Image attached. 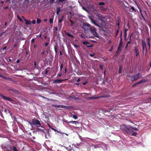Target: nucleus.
Here are the masks:
<instances>
[{
	"mask_svg": "<svg viewBox=\"0 0 151 151\" xmlns=\"http://www.w3.org/2000/svg\"><path fill=\"white\" fill-rule=\"evenodd\" d=\"M142 49L143 50H145L146 52H147V50L146 48V44L145 41L143 40L142 41Z\"/></svg>",
	"mask_w": 151,
	"mask_h": 151,
	"instance_id": "7",
	"label": "nucleus"
},
{
	"mask_svg": "<svg viewBox=\"0 0 151 151\" xmlns=\"http://www.w3.org/2000/svg\"><path fill=\"white\" fill-rule=\"evenodd\" d=\"M132 135H133V136H136V135H137V134L136 132H132Z\"/></svg>",
	"mask_w": 151,
	"mask_h": 151,
	"instance_id": "39",
	"label": "nucleus"
},
{
	"mask_svg": "<svg viewBox=\"0 0 151 151\" xmlns=\"http://www.w3.org/2000/svg\"><path fill=\"white\" fill-rule=\"evenodd\" d=\"M87 83V82H84V83H83V85H85L86 84V83Z\"/></svg>",
	"mask_w": 151,
	"mask_h": 151,
	"instance_id": "61",
	"label": "nucleus"
},
{
	"mask_svg": "<svg viewBox=\"0 0 151 151\" xmlns=\"http://www.w3.org/2000/svg\"><path fill=\"white\" fill-rule=\"evenodd\" d=\"M80 81V78H79L77 80V82H78L79 81Z\"/></svg>",
	"mask_w": 151,
	"mask_h": 151,
	"instance_id": "57",
	"label": "nucleus"
},
{
	"mask_svg": "<svg viewBox=\"0 0 151 151\" xmlns=\"http://www.w3.org/2000/svg\"><path fill=\"white\" fill-rule=\"evenodd\" d=\"M53 18H50L49 19V21L50 24L53 23Z\"/></svg>",
	"mask_w": 151,
	"mask_h": 151,
	"instance_id": "23",
	"label": "nucleus"
},
{
	"mask_svg": "<svg viewBox=\"0 0 151 151\" xmlns=\"http://www.w3.org/2000/svg\"><path fill=\"white\" fill-rule=\"evenodd\" d=\"M63 81L62 80L56 79L54 81L53 83H59Z\"/></svg>",
	"mask_w": 151,
	"mask_h": 151,
	"instance_id": "14",
	"label": "nucleus"
},
{
	"mask_svg": "<svg viewBox=\"0 0 151 151\" xmlns=\"http://www.w3.org/2000/svg\"><path fill=\"white\" fill-rule=\"evenodd\" d=\"M139 12H140V13H141V14L142 16V17H143V14H142L141 13V12H142V11L140 9V10H139Z\"/></svg>",
	"mask_w": 151,
	"mask_h": 151,
	"instance_id": "51",
	"label": "nucleus"
},
{
	"mask_svg": "<svg viewBox=\"0 0 151 151\" xmlns=\"http://www.w3.org/2000/svg\"><path fill=\"white\" fill-rule=\"evenodd\" d=\"M132 128V127L131 126L125 124L122 125L120 126L121 129L125 131L127 133L130 134H131L133 132Z\"/></svg>",
	"mask_w": 151,
	"mask_h": 151,
	"instance_id": "2",
	"label": "nucleus"
},
{
	"mask_svg": "<svg viewBox=\"0 0 151 151\" xmlns=\"http://www.w3.org/2000/svg\"><path fill=\"white\" fill-rule=\"evenodd\" d=\"M142 75L140 73H138L134 76H132L131 78V80L132 81H134L138 80L139 78H142Z\"/></svg>",
	"mask_w": 151,
	"mask_h": 151,
	"instance_id": "3",
	"label": "nucleus"
},
{
	"mask_svg": "<svg viewBox=\"0 0 151 151\" xmlns=\"http://www.w3.org/2000/svg\"><path fill=\"white\" fill-rule=\"evenodd\" d=\"M0 77L7 80H10L11 79L9 78L4 76L1 75H0Z\"/></svg>",
	"mask_w": 151,
	"mask_h": 151,
	"instance_id": "15",
	"label": "nucleus"
},
{
	"mask_svg": "<svg viewBox=\"0 0 151 151\" xmlns=\"http://www.w3.org/2000/svg\"><path fill=\"white\" fill-rule=\"evenodd\" d=\"M124 32V35L125 36H126L127 35V32Z\"/></svg>",
	"mask_w": 151,
	"mask_h": 151,
	"instance_id": "56",
	"label": "nucleus"
},
{
	"mask_svg": "<svg viewBox=\"0 0 151 151\" xmlns=\"http://www.w3.org/2000/svg\"><path fill=\"white\" fill-rule=\"evenodd\" d=\"M131 43V41H129L128 42L127 44L128 45L129 44H130Z\"/></svg>",
	"mask_w": 151,
	"mask_h": 151,
	"instance_id": "60",
	"label": "nucleus"
},
{
	"mask_svg": "<svg viewBox=\"0 0 151 151\" xmlns=\"http://www.w3.org/2000/svg\"><path fill=\"white\" fill-rule=\"evenodd\" d=\"M61 134L62 135V136L63 137L64 136V135L65 134L66 135V136H68V134L67 133H65L64 132H62Z\"/></svg>",
	"mask_w": 151,
	"mask_h": 151,
	"instance_id": "36",
	"label": "nucleus"
},
{
	"mask_svg": "<svg viewBox=\"0 0 151 151\" xmlns=\"http://www.w3.org/2000/svg\"><path fill=\"white\" fill-rule=\"evenodd\" d=\"M122 69V66H120L119 67V73H121Z\"/></svg>",
	"mask_w": 151,
	"mask_h": 151,
	"instance_id": "33",
	"label": "nucleus"
},
{
	"mask_svg": "<svg viewBox=\"0 0 151 151\" xmlns=\"http://www.w3.org/2000/svg\"><path fill=\"white\" fill-rule=\"evenodd\" d=\"M32 124L37 127H39L41 125L40 122L38 119L32 121Z\"/></svg>",
	"mask_w": 151,
	"mask_h": 151,
	"instance_id": "5",
	"label": "nucleus"
},
{
	"mask_svg": "<svg viewBox=\"0 0 151 151\" xmlns=\"http://www.w3.org/2000/svg\"><path fill=\"white\" fill-rule=\"evenodd\" d=\"M99 98H100V97H95L94 96H93L92 97H91L92 99H98Z\"/></svg>",
	"mask_w": 151,
	"mask_h": 151,
	"instance_id": "35",
	"label": "nucleus"
},
{
	"mask_svg": "<svg viewBox=\"0 0 151 151\" xmlns=\"http://www.w3.org/2000/svg\"><path fill=\"white\" fill-rule=\"evenodd\" d=\"M69 21L71 23V26H73L74 24V22L72 20H71L70 19Z\"/></svg>",
	"mask_w": 151,
	"mask_h": 151,
	"instance_id": "37",
	"label": "nucleus"
},
{
	"mask_svg": "<svg viewBox=\"0 0 151 151\" xmlns=\"http://www.w3.org/2000/svg\"><path fill=\"white\" fill-rule=\"evenodd\" d=\"M100 67V68L101 69H102V70H103V65H100V67Z\"/></svg>",
	"mask_w": 151,
	"mask_h": 151,
	"instance_id": "47",
	"label": "nucleus"
},
{
	"mask_svg": "<svg viewBox=\"0 0 151 151\" xmlns=\"http://www.w3.org/2000/svg\"><path fill=\"white\" fill-rule=\"evenodd\" d=\"M70 98L72 99L75 100H78V97H76L73 96H70Z\"/></svg>",
	"mask_w": 151,
	"mask_h": 151,
	"instance_id": "18",
	"label": "nucleus"
},
{
	"mask_svg": "<svg viewBox=\"0 0 151 151\" xmlns=\"http://www.w3.org/2000/svg\"><path fill=\"white\" fill-rule=\"evenodd\" d=\"M1 96L4 100H6L10 101H12V100L9 97H6L2 94L1 95Z\"/></svg>",
	"mask_w": 151,
	"mask_h": 151,
	"instance_id": "8",
	"label": "nucleus"
},
{
	"mask_svg": "<svg viewBox=\"0 0 151 151\" xmlns=\"http://www.w3.org/2000/svg\"><path fill=\"white\" fill-rule=\"evenodd\" d=\"M87 99H88V100H91L92 99V98H91V97H88L87 98Z\"/></svg>",
	"mask_w": 151,
	"mask_h": 151,
	"instance_id": "55",
	"label": "nucleus"
},
{
	"mask_svg": "<svg viewBox=\"0 0 151 151\" xmlns=\"http://www.w3.org/2000/svg\"><path fill=\"white\" fill-rule=\"evenodd\" d=\"M75 123L76 124H78V121H70L69 122V123Z\"/></svg>",
	"mask_w": 151,
	"mask_h": 151,
	"instance_id": "22",
	"label": "nucleus"
},
{
	"mask_svg": "<svg viewBox=\"0 0 151 151\" xmlns=\"http://www.w3.org/2000/svg\"><path fill=\"white\" fill-rule=\"evenodd\" d=\"M34 65H35V67H36V62H34Z\"/></svg>",
	"mask_w": 151,
	"mask_h": 151,
	"instance_id": "59",
	"label": "nucleus"
},
{
	"mask_svg": "<svg viewBox=\"0 0 151 151\" xmlns=\"http://www.w3.org/2000/svg\"><path fill=\"white\" fill-rule=\"evenodd\" d=\"M17 17L20 21L22 22V20L21 18L20 17V16L19 15H17Z\"/></svg>",
	"mask_w": 151,
	"mask_h": 151,
	"instance_id": "32",
	"label": "nucleus"
},
{
	"mask_svg": "<svg viewBox=\"0 0 151 151\" xmlns=\"http://www.w3.org/2000/svg\"><path fill=\"white\" fill-rule=\"evenodd\" d=\"M84 25L85 26L89 27V30L90 32L94 36L99 38V36L98 34L96 32V29L93 26H91L90 24L87 23H84Z\"/></svg>",
	"mask_w": 151,
	"mask_h": 151,
	"instance_id": "1",
	"label": "nucleus"
},
{
	"mask_svg": "<svg viewBox=\"0 0 151 151\" xmlns=\"http://www.w3.org/2000/svg\"><path fill=\"white\" fill-rule=\"evenodd\" d=\"M106 70H105L104 72V76H105V75H106Z\"/></svg>",
	"mask_w": 151,
	"mask_h": 151,
	"instance_id": "63",
	"label": "nucleus"
},
{
	"mask_svg": "<svg viewBox=\"0 0 151 151\" xmlns=\"http://www.w3.org/2000/svg\"><path fill=\"white\" fill-rule=\"evenodd\" d=\"M72 117L75 119H76L78 118V116L76 115H73L72 116Z\"/></svg>",
	"mask_w": 151,
	"mask_h": 151,
	"instance_id": "27",
	"label": "nucleus"
},
{
	"mask_svg": "<svg viewBox=\"0 0 151 151\" xmlns=\"http://www.w3.org/2000/svg\"><path fill=\"white\" fill-rule=\"evenodd\" d=\"M62 72H61V71H60L59 73V74L57 75V77L61 76L62 75Z\"/></svg>",
	"mask_w": 151,
	"mask_h": 151,
	"instance_id": "34",
	"label": "nucleus"
},
{
	"mask_svg": "<svg viewBox=\"0 0 151 151\" xmlns=\"http://www.w3.org/2000/svg\"><path fill=\"white\" fill-rule=\"evenodd\" d=\"M48 45V43L47 42V43H46L45 44V46H47Z\"/></svg>",
	"mask_w": 151,
	"mask_h": 151,
	"instance_id": "53",
	"label": "nucleus"
},
{
	"mask_svg": "<svg viewBox=\"0 0 151 151\" xmlns=\"http://www.w3.org/2000/svg\"><path fill=\"white\" fill-rule=\"evenodd\" d=\"M57 1L58 2H60L63 4H64L65 3V0H57Z\"/></svg>",
	"mask_w": 151,
	"mask_h": 151,
	"instance_id": "21",
	"label": "nucleus"
},
{
	"mask_svg": "<svg viewBox=\"0 0 151 151\" xmlns=\"http://www.w3.org/2000/svg\"><path fill=\"white\" fill-rule=\"evenodd\" d=\"M82 43L84 45H86L89 44V43L88 41H83Z\"/></svg>",
	"mask_w": 151,
	"mask_h": 151,
	"instance_id": "25",
	"label": "nucleus"
},
{
	"mask_svg": "<svg viewBox=\"0 0 151 151\" xmlns=\"http://www.w3.org/2000/svg\"><path fill=\"white\" fill-rule=\"evenodd\" d=\"M128 30V29L126 28L125 29L124 32H127V31Z\"/></svg>",
	"mask_w": 151,
	"mask_h": 151,
	"instance_id": "54",
	"label": "nucleus"
},
{
	"mask_svg": "<svg viewBox=\"0 0 151 151\" xmlns=\"http://www.w3.org/2000/svg\"><path fill=\"white\" fill-rule=\"evenodd\" d=\"M134 51L135 53L136 54V56L137 57L139 53V50L138 48L136 47H134Z\"/></svg>",
	"mask_w": 151,
	"mask_h": 151,
	"instance_id": "12",
	"label": "nucleus"
},
{
	"mask_svg": "<svg viewBox=\"0 0 151 151\" xmlns=\"http://www.w3.org/2000/svg\"><path fill=\"white\" fill-rule=\"evenodd\" d=\"M49 134V133L48 132L45 133V137L48 139H49L50 137V135Z\"/></svg>",
	"mask_w": 151,
	"mask_h": 151,
	"instance_id": "16",
	"label": "nucleus"
},
{
	"mask_svg": "<svg viewBox=\"0 0 151 151\" xmlns=\"http://www.w3.org/2000/svg\"><path fill=\"white\" fill-rule=\"evenodd\" d=\"M93 45H87L86 47H92Z\"/></svg>",
	"mask_w": 151,
	"mask_h": 151,
	"instance_id": "50",
	"label": "nucleus"
},
{
	"mask_svg": "<svg viewBox=\"0 0 151 151\" xmlns=\"http://www.w3.org/2000/svg\"><path fill=\"white\" fill-rule=\"evenodd\" d=\"M19 60H17V63H19Z\"/></svg>",
	"mask_w": 151,
	"mask_h": 151,
	"instance_id": "62",
	"label": "nucleus"
},
{
	"mask_svg": "<svg viewBox=\"0 0 151 151\" xmlns=\"http://www.w3.org/2000/svg\"><path fill=\"white\" fill-rule=\"evenodd\" d=\"M61 11V10L60 7H58L57 8V15H58L60 12Z\"/></svg>",
	"mask_w": 151,
	"mask_h": 151,
	"instance_id": "17",
	"label": "nucleus"
},
{
	"mask_svg": "<svg viewBox=\"0 0 151 151\" xmlns=\"http://www.w3.org/2000/svg\"><path fill=\"white\" fill-rule=\"evenodd\" d=\"M90 19L92 23L98 27H100L99 24L97 23L96 21L93 20L91 17H90Z\"/></svg>",
	"mask_w": 151,
	"mask_h": 151,
	"instance_id": "9",
	"label": "nucleus"
},
{
	"mask_svg": "<svg viewBox=\"0 0 151 151\" xmlns=\"http://www.w3.org/2000/svg\"><path fill=\"white\" fill-rule=\"evenodd\" d=\"M54 49H55V53H56V54L57 53V47H54Z\"/></svg>",
	"mask_w": 151,
	"mask_h": 151,
	"instance_id": "42",
	"label": "nucleus"
},
{
	"mask_svg": "<svg viewBox=\"0 0 151 151\" xmlns=\"http://www.w3.org/2000/svg\"><path fill=\"white\" fill-rule=\"evenodd\" d=\"M73 46L74 47L76 48H78L79 47V46L78 45L75 44H74L73 45Z\"/></svg>",
	"mask_w": 151,
	"mask_h": 151,
	"instance_id": "43",
	"label": "nucleus"
},
{
	"mask_svg": "<svg viewBox=\"0 0 151 151\" xmlns=\"http://www.w3.org/2000/svg\"><path fill=\"white\" fill-rule=\"evenodd\" d=\"M55 0H50V2L52 3Z\"/></svg>",
	"mask_w": 151,
	"mask_h": 151,
	"instance_id": "52",
	"label": "nucleus"
},
{
	"mask_svg": "<svg viewBox=\"0 0 151 151\" xmlns=\"http://www.w3.org/2000/svg\"><path fill=\"white\" fill-rule=\"evenodd\" d=\"M32 23L33 24H35L36 23V21L35 20H34L32 21Z\"/></svg>",
	"mask_w": 151,
	"mask_h": 151,
	"instance_id": "46",
	"label": "nucleus"
},
{
	"mask_svg": "<svg viewBox=\"0 0 151 151\" xmlns=\"http://www.w3.org/2000/svg\"><path fill=\"white\" fill-rule=\"evenodd\" d=\"M60 55H62V54L61 51H60Z\"/></svg>",
	"mask_w": 151,
	"mask_h": 151,
	"instance_id": "64",
	"label": "nucleus"
},
{
	"mask_svg": "<svg viewBox=\"0 0 151 151\" xmlns=\"http://www.w3.org/2000/svg\"><path fill=\"white\" fill-rule=\"evenodd\" d=\"M2 149H4V150H7V147L5 146H2Z\"/></svg>",
	"mask_w": 151,
	"mask_h": 151,
	"instance_id": "30",
	"label": "nucleus"
},
{
	"mask_svg": "<svg viewBox=\"0 0 151 151\" xmlns=\"http://www.w3.org/2000/svg\"><path fill=\"white\" fill-rule=\"evenodd\" d=\"M62 21L63 19H59L58 21V23H60L62 22Z\"/></svg>",
	"mask_w": 151,
	"mask_h": 151,
	"instance_id": "44",
	"label": "nucleus"
},
{
	"mask_svg": "<svg viewBox=\"0 0 151 151\" xmlns=\"http://www.w3.org/2000/svg\"><path fill=\"white\" fill-rule=\"evenodd\" d=\"M147 45L148 46L149 48V49L150 47V43H147Z\"/></svg>",
	"mask_w": 151,
	"mask_h": 151,
	"instance_id": "58",
	"label": "nucleus"
},
{
	"mask_svg": "<svg viewBox=\"0 0 151 151\" xmlns=\"http://www.w3.org/2000/svg\"><path fill=\"white\" fill-rule=\"evenodd\" d=\"M52 129H53L55 132H56L57 133H60V134H61L62 133L61 132L59 131L56 129L52 128Z\"/></svg>",
	"mask_w": 151,
	"mask_h": 151,
	"instance_id": "20",
	"label": "nucleus"
},
{
	"mask_svg": "<svg viewBox=\"0 0 151 151\" xmlns=\"http://www.w3.org/2000/svg\"><path fill=\"white\" fill-rule=\"evenodd\" d=\"M147 43H150V37H148L147 39Z\"/></svg>",
	"mask_w": 151,
	"mask_h": 151,
	"instance_id": "29",
	"label": "nucleus"
},
{
	"mask_svg": "<svg viewBox=\"0 0 151 151\" xmlns=\"http://www.w3.org/2000/svg\"><path fill=\"white\" fill-rule=\"evenodd\" d=\"M66 35H67L69 36V37H71L73 38L74 37L71 34H70V33H68V32L66 34Z\"/></svg>",
	"mask_w": 151,
	"mask_h": 151,
	"instance_id": "19",
	"label": "nucleus"
},
{
	"mask_svg": "<svg viewBox=\"0 0 151 151\" xmlns=\"http://www.w3.org/2000/svg\"><path fill=\"white\" fill-rule=\"evenodd\" d=\"M146 81L145 80V79H143V80H142L141 81H139V82H138V83L134 84V85H133V87H134L136 85H138V84H139L142 83H143V82H146Z\"/></svg>",
	"mask_w": 151,
	"mask_h": 151,
	"instance_id": "10",
	"label": "nucleus"
},
{
	"mask_svg": "<svg viewBox=\"0 0 151 151\" xmlns=\"http://www.w3.org/2000/svg\"><path fill=\"white\" fill-rule=\"evenodd\" d=\"M118 26H119V24H118ZM119 26H118V29H117L116 31V36H117V35H118V33L119 32Z\"/></svg>",
	"mask_w": 151,
	"mask_h": 151,
	"instance_id": "31",
	"label": "nucleus"
},
{
	"mask_svg": "<svg viewBox=\"0 0 151 151\" xmlns=\"http://www.w3.org/2000/svg\"><path fill=\"white\" fill-rule=\"evenodd\" d=\"M96 16L99 18H96L97 19H99V21H101V22H102V23H101V25H103V23H105L104 22L103 20V19L104 17V16L99 14H97Z\"/></svg>",
	"mask_w": 151,
	"mask_h": 151,
	"instance_id": "4",
	"label": "nucleus"
},
{
	"mask_svg": "<svg viewBox=\"0 0 151 151\" xmlns=\"http://www.w3.org/2000/svg\"><path fill=\"white\" fill-rule=\"evenodd\" d=\"M35 40V39L34 38L32 39L31 40V42L32 43H34Z\"/></svg>",
	"mask_w": 151,
	"mask_h": 151,
	"instance_id": "49",
	"label": "nucleus"
},
{
	"mask_svg": "<svg viewBox=\"0 0 151 151\" xmlns=\"http://www.w3.org/2000/svg\"><path fill=\"white\" fill-rule=\"evenodd\" d=\"M95 55V53H93V54H90V55H90V56L91 57H93V56Z\"/></svg>",
	"mask_w": 151,
	"mask_h": 151,
	"instance_id": "45",
	"label": "nucleus"
},
{
	"mask_svg": "<svg viewBox=\"0 0 151 151\" xmlns=\"http://www.w3.org/2000/svg\"><path fill=\"white\" fill-rule=\"evenodd\" d=\"M29 2V0H25L24 2V4H28Z\"/></svg>",
	"mask_w": 151,
	"mask_h": 151,
	"instance_id": "28",
	"label": "nucleus"
},
{
	"mask_svg": "<svg viewBox=\"0 0 151 151\" xmlns=\"http://www.w3.org/2000/svg\"><path fill=\"white\" fill-rule=\"evenodd\" d=\"M132 130L133 129L135 131H137L138 130V129L136 127H132Z\"/></svg>",
	"mask_w": 151,
	"mask_h": 151,
	"instance_id": "40",
	"label": "nucleus"
},
{
	"mask_svg": "<svg viewBox=\"0 0 151 151\" xmlns=\"http://www.w3.org/2000/svg\"><path fill=\"white\" fill-rule=\"evenodd\" d=\"M41 20L39 18H37V23L39 24L41 23Z\"/></svg>",
	"mask_w": 151,
	"mask_h": 151,
	"instance_id": "24",
	"label": "nucleus"
},
{
	"mask_svg": "<svg viewBox=\"0 0 151 151\" xmlns=\"http://www.w3.org/2000/svg\"><path fill=\"white\" fill-rule=\"evenodd\" d=\"M63 68V64H61L60 66V71H61Z\"/></svg>",
	"mask_w": 151,
	"mask_h": 151,
	"instance_id": "41",
	"label": "nucleus"
},
{
	"mask_svg": "<svg viewBox=\"0 0 151 151\" xmlns=\"http://www.w3.org/2000/svg\"><path fill=\"white\" fill-rule=\"evenodd\" d=\"M98 5H101V6H100L99 7V9L100 10H105V8L104 7V6H103L105 5V4L103 2H101L98 3Z\"/></svg>",
	"mask_w": 151,
	"mask_h": 151,
	"instance_id": "6",
	"label": "nucleus"
},
{
	"mask_svg": "<svg viewBox=\"0 0 151 151\" xmlns=\"http://www.w3.org/2000/svg\"><path fill=\"white\" fill-rule=\"evenodd\" d=\"M131 9L134 12H136V10L134 9V7L133 6H131Z\"/></svg>",
	"mask_w": 151,
	"mask_h": 151,
	"instance_id": "38",
	"label": "nucleus"
},
{
	"mask_svg": "<svg viewBox=\"0 0 151 151\" xmlns=\"http://www.w3.org/2000/svg\"><path fill=\"white\" fill-rule=\"evenodd\" d=\"M13 151H19L16 147L14 146L13 147Z\"/></svg>",
	"mask_w": 151,
	"mask_h": 151,
	"instance_id": "26",
	"label": "nucleus"
},
{
	"mask_svg": "<svg viewBox=\"0 0 151 151\" xmlns=\"http://www.w3.org/2000/svg\"><path fill=\"white\" fill-rule=\"evenodd\" d=\"M121 46L120 45V44H119V46L118 48V49H117L118 51L119 50H120V48Z\"/></svg>",
	"mask_w": 151,
	"mask_h": 151,
	"instance_id": "48",
	"label": "nucleus"
},
{
	"mask_svg": "<svg viewBox=\"0 0 151 151\" xmlns=\"http://www.w3.org/2000/svg\"><path fill=\"white\" fill-rule=\"evenodd\" d=\"M53 106L57 108H65L66 106H65L62 105H53Z\"/></svg>",
	"mask_w": 151,
	"mask_h": 151,
	"instance_id": "13",
	"label": "nucleus"
},
{
	"mask_svg": "<svg viewBox=\"0 0 151 151\" xmlns=\"http://www.w3.org/2000/svg\"><path fill=\"white\" fill-rule=\"evenodd\" d=\"M22 17L24 18V21H25V24L27 25H29V24H31V22H30V20H27L23 16H22Z\"/></svg>",
	"mask_w": 151,
	"mask_h": 151,
	"instance_id": "11",
	"label": "nucleus"
}]
</instances>
